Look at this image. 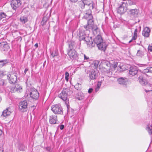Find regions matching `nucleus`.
I'll return each mask as SVG.
<instances>
[{"label": "nucleus", "mask_w": 152, "mask_h": 152, "mask_svg": "<svg viewBox=\"0 0 152 152\" xmlns=\"http://www.w3.org/2000/svg\"><path fill=\"white\" fill-rule=\"evenodd\" d=\"M103 71L104 72V74L108 77H111L112 74L111 71V64L109 61H106L103 63Z\"/></svg>", "instance_id": "f257e3e1"}, {"label": "nucleus", "mask_w": 152, "mask_h": 152, "mask_svg": "<svg viewBox=\"0 0 152 152\" xmlns=\"http://www.w3.org/2000/svg\"><path fill=\"white\" fill-rule=\"evenodd\" d=\"M90 31L87 30L86 36L84 37L82 40L85 41L87 45V47L89 48H91L95 46V43L92 41L91 37H89V35Z\"/></svg>", "instance_id": "f03ea898"}, {"label": "nucleus", "mask_w": 152, "mask_h": 152, "mask_svg": "<svg viewBox=\"0 0 152 152\" xmlns=\"http://www.w3.org/2000/svg\"><path fill=\"white\" fill-rule=\"evenodd\" d=\"M58 97L65 102L68 112L69 110L70 107L69 105V98L67 92L66 91L63 90L61 93L58 95Z\"/></svg>", "instance_id": "7ed1b4c3"}, {"label": "nucleus", "mask_w": 152, "mask_h": 152, "mask_svg": "<svg viewBox=\"0 0 152 152\" xmlns=\"http://www.w3.org/2000/svg\"><path fill=\"white\" fill-rule=\"evenodd\" d=\"M88 27L87 26H83L80 27L77 31V36L78 37L79 40L82 41L84 37L86 36V33L87 30L89 31V30L87 28Z\"/></svg>", "instance_id": "20e7f679"}, {"label": "nucleus", "mask_w": 152, "mask_h": 152, "mask_svg": "<svg viewBox=\"0 0 152 152\" xmlns=\"http://www.w3.org/2000/svg\"><path fill=\"white\" fill-rule=\"evenodd\" d=\"M51 110L55 114H60L63 113L62 108L59 104L53 105L51 107Z\"/></svg>", "instance_id": "39448f33"}, {"label": "nucleus", "mask_w": 152, "mask_h": 152, "mask_svg": "<svg viewBox=\"0 0 152 152\" xmlns=\"http://www.w3.org/2000/svg\"><path fill=\"white\" fill-rule=\"evenodd\" d=\"M31 91L29 94L30 97L34 100H37L39 97V93L38 91L34 88H31Z\"/></svg>", "instance_id": "423d86ee"}, {"label": "nucleus", "mask_w": 152, "mask_h": 152, "mask_svg": "<svg viewBox=\"0 0 152 152\" xmlns=\"http://www.w3.org/2000/svg\"><path fill=\"white\" fill-rule=\"evenodd\" d=\"M127 10L126 4L125 2H122L117 10V12L120 14H123L126 12Z\"/></svg>", "instance_id": "0eeeda50"}, {"label": "nucleus", "mask_w": 152, "mask_h": 152, "mask_svg": "<svg viewBox=\"0 0 152 152\" xmlns=\"http://www.w3.org/2000/svg\"><path fill=\"white\" fill-rule=\"evenodd\" d=\"M7 78L9 80V82L10 84L15 83L17 79L16 75L14 74H12L11 72L7 75Z\"/></svg>", "instance_id": "6e6552de"}, {"label": "nucleus", "mask_w": 152, "mask_h": 152, "mask_svg": "<svg viewBox=\"0 0 152 152\" xmlns=\"http://www.w3.org/2000/svg\"><path fill=\"white\" fill-rule=\"evenodd\" d=\"M27 103L26 100H24L20 102L19 107L20 110L24 112L27 111Z\"/></svg>", "instance_id": "1a4fd4ad"}, {"label": "nucleus", "mask_w": 152, "mask_h": 152, "mask_svg": "<svg viewBox=\"0 0 152 152\" xmlns=\"http://www.w3.org/2000/svg\"><path fill=\"white\" fill-rule=\"evenodd\" d=\"M68 54L71 59L76 60H78V56L76 51L74 49L70 50L68 53Z\"/></svg>", "instance_id": "9d476101"}, {"label": "nucleus", "mask_w": 152, "mask_h": 152, "mask_svg": "<svg viewBox=\"0 0 152 152\" xmlns=\"http://www.w3.org/2000/svg\"><path fill=\"white\" fill-rule=\"evenodd\" d=\"M98 71L96 69L95 70L92 69L90 70L88 73L90 78L91 80L95 79L98 76Z\"/></svg>", "instance_id": "9b49d317"}, {"label": "nucleus", "mask_w": 152, "mask_h": 152, "mask_svg": "<svg viewBox=\"0 0 152 152\" xmlns=\"http://www.w3.org/2000/svg\"><path fill=\"white\" fill-rule=\"evenodd\" d=\"M21 5L20 0H12L11 2V5L12 8L15 10Z\"/></svg>", "instance_id": "f8f14e48"}, {"label": "nucleus", "mask_w": 152, "mask_h": 152, "mask_svg": "<svg viewBox=\"0 0 152 152\" xmlns=\"http://www.w3.org/2000/svg\"><path fill=\"white\" fill-rule=\"evenodd\" d=\"M140 71L137 66H133L130 67L129 73L130 75L133 76L137 74Z\"/></svg>", "instance_id": "ddd939ff"}, {"label": "nucleus", "mask_w": 152, "mask_h": 152, "mask_svg": "<svg viewBox=\"0 0 152 152\" xmlns=\"http://www.w3.org/2000/svg\"><path fill=\"white\" fill-rule=\"evenodd\" d=\"M139 12L137 9H131L129 10V14L130 16L136 18L138 16Z\"/></svg>", "instance_id": "4468645a"}, {"label": "nucleus", "mask_w": 152, "mask_h": 152, "mask_svg": "<svg viewBox=\"0 0 152 152\" xmlns=\"http://www.w3.org/2000/svg\"><path fill=\"white\" fill-rule=\"evenodd\" d=\"M91 12V10L90 9L86 10L84 13L83 18L87 20L88 19H92L93 16Z\"/></svg>", "instance_id": "2eb2a0df"}, {"label": "nucleus", "mask_w": 152, "mask_h": 152, "mask_svg": "<svg viewBox=\"0 0 152 152\" xmlns=\"http://www.w3.org/2000/svg\"><path fill=\"white\" fill-rule=\"evenodd\" d=\"M90 29L91 30L93 34L94 35H99V30L96 25L93 26L92 27H90V29H89L90 31Z\"/></svg>", "instance_id": "dca6fc26"}, {"label": "nucleus", "mask_w": 152, "mask_h": 152, "mask_svg": "<svg viewBox=\"0 0 152 152\" xmlns=\"http://www.w3.org/2000/svg\"><path fill=\"white\" fill-rule=\"evenodd\" d=\"M151 31L149 28L146 27L144 28L142 31V34L145 37H148L149 36Z\"/></svg>", "instance_id": "f3484780"}, {"label": "nucleus", "mask_w": 152, "mask_h": 152, "mask_svg": "<svg viewBox=\"0 0 152 152\" xmlns=\"http://www.w3.org/2000/svg\"><path fill=\"white\" fill-rule=\"evenodd\" d=\"M102 41L103 40L101 36L100 35H97L94 39V43H95V44H96L97 45V44H99L103 42Z\"/></svg>", "instance_id": "a211bd4d"}, {"label": "nucleus", "mask_w": 152, "mask_h": 152, "mask_svg": "<svg viewBox=\"0 0 152 152\" xmlns=\"http://www.w3.org/2000/svg\"><path fill=\"white\" fill-rule=\"evenodd\" d=\"M57 120V115H52L50 117L49 122L51 124H56V121Z\"/></svg>", "instance_id": "6ab92c4d"}, {"label": "nucleus", "mask_w": 152, "mask_h": 152, "mask_svg": "<svg viewBox=\"0 0 152 152\" xmlns=\"http://www.w3.org/2000/svg\"><path fill=\"white\" fill-rule=\"evenodd\" d=\"M98 49L104 51L106 49L107 45L105 42H102L97 45Z\"/></svg>", "instance_id": "aec40b11"}, {"label": "nucleus", "mask_w": 152, "mask_h": 152, "mask_svg": "<svg viewBox=\"0 0 152 152\" xmlns=\"http://www.w3.org/2000/svg\"><path fill=\"white\" fill-rule=\"evenodd\" d=\"M11 90L13 92L17 91L21 92L22 91V88L21 86H20L19 84H17L15 85L14 87L12 88Z\"/></svg>", "instance_id": "412c9836"}, {"label": "nucleus", "mask_w": 152, "mask_h": 152, "mask_svg": "<svg viewBox=\"0 0 152 152\" xmlns=\"http://www.w3.org/2000/svg\"><path fill=\"white\" fill-rule=\"evenodd\" d=\"M11 113L10 108H8L3 111L1 115L2 116L6 117L9 115Z\"/></svg>", "instance_id": "4be33fe9"}, {"label": "nucleus", "mask_w": 152, "mask_h": 152, "mask_svg": "<svg viewBox=\"0 0 152 152\" xmlns=\"http://www.w3.org/2000/svg\"><path fill=\"white\" fill-rule=\"evenodd\" d=\"M8 48L7 43L6 42H3L0 43V50L3 49L4 51L7 50Z\"/></svg>", "instance_id": "5701e85b"}, {"label": "nucleus", "mask_w": 152, "mask_h": 152, "mask_svg": "<svg viewBox=\"0 0 152 152\" xmlns=\"http://www.w3.org/2000/svg\"><path fill=\"white\" fill-rule=\"evenodd\" d=\"M92 19H87L88 20V25L86 26H87L88 27L87 28L89 30L90 29V27H92L93 26H95L94 24V20H92Z\"/></svg>", "instance_id": "b1692460"}, {"label": "nucleus", "mask_w": 152, "mask_h": 152, "mask_svg": "<svg viewBox=\"0 0 152 152\" xmlns=\"http://www.w3.org/2000/svg\"><path fill=\"white\" fill-rule=\"evenodd\" d=\"M143 49L140 48V50H137L136 55L138 56L142 57L144 55L145 51V49L144 47H143Z\"/></svg>", "instance_id": "393cba45"}, {"label": "nucleus", "mask_w": 152, "mask_h": 152, "mask_svg": "<svg viewBox=\"0 0 152 152\" xmlns=\"http://www.w3.org/2000/svg\"><path fill=\"white\" fill-rule=\"evenodd\" d=\"M145 129L148 132L149 134L152 137V124H148L147 125Z\"/></svg>", "instance_id": "a878e982"}, {"label": "nucleus", "mask_w": 152, "mask_h": 152, "mask_svg": "<svg viewBox=\"0 0 152 152\" xmlns=\"http://www.w3.org/2000/svg\"><path fill=\"white\" fill-rule=\"evenodd\" d=\"M139 80L140 83L142 85H145L147 84V80L142 77H139Z\"/></svg>", "instance_id": "bb28decb"}, {"label": "nucleus", "mask_w": 152, "mask_h": 152, "mask_svg": "<svg viewBox=\"0 0 152 152\" xmlns=\"http://www.w3.org/2000/svg\"><path fill=\"white\" fill-rule=\"evenodd\" d=\"M50 54L53 58L57 56L58 55V49L56 48L52 52H50Z\"/></svg>", "instance_id": "cd10ccee"}, {"label": "nucleus", "mask_w": 152, "mask_h": 152, "mask_svg": "<svg viewBox=\"0 0 152 152\" xmlns=\"http://www.w3.org/2000/svg\"><path fill=\"white\" fill-rule=\"evenodd\" d=\"M126 81V79L122 77H120L118 80V83L120 84H125Z\"/></svg>", "instance_id": "c85d7f7f"}, {"label": "nucleus", "mask_w": 152, "mask_h": 152, "mask_svg": "<svg viewBox=\"0 0 152 152\" xmlns=\"http://www.w3.org/2000/svg\"><path fill=\"white\" fill-rule=\"evenodd\" d=\"M20 22L22 24H24L26 23L28 21L27 17L26 16H21L20 18Z\"/></svg>", "instance_id": "c756f323"}, {"label": "nucleus", "mask_w": 152, "mask_h": 152, "mask_svg": "<svg viewBox=\"0 0 152 152\" xmlns=\"http://www.w3.org/2000/svg\"><path fill=\"white\" fill-rule=\"evenodd\" d=\"M8 63V61L6 59L0 60V68L5 66Z\"/></svg>", "instance_id": "7c9ffc66"}, {"label": "nucleus", "mask_w": 152, "mask_h": 152, "mask_svg": "<svg viewBox=\"0 0 152 152\" xmlns=\"http://www.w3.org/2000/svg\"><path fill=\"white\" fill-rule=\"evenodd\" d=\"M125 3L126 4V7H127V4L130 6L135 4L136 1L134 0H127Z\"/></svg>", "instance_id": "2f4dec72"}, {"label": "nucleus", "mask_w": 152, "mask_h": 152, "mask_svg": "<svg viewBox=\"0 0 152 152\" xmlns=\"http://www.w3.org/2000/svg\"><path fill=\"white\" fill-rule=\"evenodd\" d=\"M85 3H86L85 2V1L82 0L79 2V6L82 9H83L85 8V5H86Z\"/></svg>", "instance_id": "473e14b6"}, {"label": "nucleus", "mask_w": 152, "mask_h": 152, "mask_svg": "<svg viewBox=\"0 0 152 152\" xmlns=\"http://www.w3.org/2000/svg\"><path fill=\"white\" fill-rule=\"evenodd\" d=\"M19 149L20 151H24L26 149V147L21 143H20L18 146Z\"/></svg>", "instance_id": "72a5a7b5"}, {"label": "nucleus", "mask_w": 152, "mask_h": 152, "mask_svg": "<svg viewBox=\"0 0 152 152\" xmlns=\"http://www.w3.org/2000/svg\"><path fill=\"white\" fill-rule=\"evenodd\" d=\"M88 6L89 7V9L91 10V9H92L94 8L95 7V4L93 3V2L91 1V3H89L88 4Z\"/></svg>", "instance_id": "f704fd0d"}, {"label": "nucleus", "mask_w": 152, "mask_h": 152, "mask_svg": "<svg viewBox=\"0 0 152 152\" xmlns=\"http://www.w3.org/2000/svg\"><path fill=\"white\" fill-rule=\"evenodd\" d=\"M75 88L77 90H80L81 89V86L79 83H77L75 86Z\"/></svg>", "instance_id": "c9c22d12"}, {"label": "nucleus", "mask_w": 152, "mask_h": 152, "mask_svg": "<svg viewBox=\"0 0 152 152\" xmlns=\"http://www.w3.org/2000/svg\"><path fill=\"white\" fill-rule=\"evenodd\" d=\"M7 15L4 12L0 13V20H1L3 18L6 17Z\"/></svg>", "instance_id": "e433bc0d"}, {"label": "nucleus", "mask_w": 152, "mask_h": 152, "mask_svg": "<svg viewBox=\"0 0 152 152\" xmlns=\"http://www.w3.org/2000/svg\"><path fill=\"white\" fill-rule=\"evenodd\" d=\"M69 46L70 48V50L74 49L73 48L74 47V43L71 42L69 44Z\"/></svg>", "instance_id": "4c0bfd02"}, {"label": "nucleus", "mask_w": 152, "mask_h": 152, "mask_svg": "<svg viewBox=\"0 0 152 152\" xmlns=\"http://www.w3.org/2000/svg\"><path fill=\"white\" fill-rule=\"evenodd\" d=\"M0 85L2 86H5L6 85L5 80H0Z\"/></svg>", "instance_id": "58836bf2"}, {"label": "nucleus", "mask_w": 152, "mask_h": 152, "mask_svg": "<svg viewBox=\"0 0 152 152\" xmlns=\"http://www.w3.org/2000/svg\"><path fill=\"white\" fill-rule=\"evenodd\" d=\"M65 79L66 81H68V79H69L68 77L69 76V74L68 72H65Z\"/></svg>", "instance_id": "ea45409f"}, {"label": "nucleus", "mask_w": 152, "mask_h": 152, "mask_svg": "<svg viewBox=\"0 0 152 152\" xmlns=\"http://www.w3.org/2000/svg\"><path fill=\"white\" fill-rule=\"evenodd\" d=\"M137 37V33L134 32V33L133 36L132 37V39H136Z\"/></svg>", "instance_id": "a19ab883"}, {"label": "nucleus", "mask_w": 152, "mask_h": 152, "mask_svg": "<svg viewBox=\"0 0 152 152\" xmlns=\"http://www.w3.org/2000/svg\"><path fill=\"white\" fill-rule=\"evenodd\" d=\"M45 150L48 152H51L52 150L50 147H47L45 148Z\"/></svg>", "instance_id": "79ce46f5"}, {"label": "nucleus", "mask_w": 152, "mask_h": 152, "mask_svg": "<svg viewBox=\"0 0 152 152\" xmlns=\"http://www.w3.org/2000/svg\"><path fill=\"white\" fill-rule=\"evenodd\" d=\"M6 71H0V75H6Z\"/></svg>", "instance_id": "37998d69"}, {"label": "nucleus", "mask_w": 152, "mask_h": 152, "mask_svg": "<svg viewBox=\"0 0 152 152\" xmlns=\"http://www.w3.org/2000/svg\"><path fill=\"white\" fill-rule=\"evenodd\" d=\"M150 67L149 69H145L144 70V73L150 72Z\"/></svg>", "instance_id": "c03bdc74"}, {"label": "nucleus", "mask_w": 152, "mask_h": 152, "mask_svg": "<svg viewBox=\"0 0 152 152\" xmlns=\"http://www.w3.org/2000/svg\"><path fill=\"white\" fill-rule=\"evenodd\" d=\"M148 50L149 51H152V46L149 45L148 47Z\"/></svg>", "instance_id": "a18cd8bd"}, {"label": "nucleus", "mask_w": 152, "mask_h": 152, "mask_svg": "<svg viewBox=\"0 0 152 152\" xmlns=\"http://www.w3.org/2000/svg\"><path fill=\"white\" fill-rule=\"evenodd\" d=\"M118 65V63L117 62H114L112 66L114 68H115Z\"/></svg>", "instance_id": "49530a36"}, {"label": "nucleus", "mask_w": 152, "mask_h": 152, "mask_svg": "<svg viewBox=\"0 0 152 152\" xmlns=\"http://www.w3.org/2000/svg\"><path fill=\"white\" fill-rule=\"evenodd\" d=\"M59 128L60 129L62 130L64 129V126L63 125H61L60 126Z\"/></svg>", "instance_id": "de8ad7c7"}, {"label": "nucleus", "mask_w": 152, "mask_h": 152, "mask_svg": "<svg viewBox=\"0 0 152 152\" xmlns=\"http://www.w3.org/2000/svg\"><path fill=\"white\" fill-rule=\"evenodd\" d=\"M101 85V82H98V84H97V87L100 88V86Z\"/></svg>", "instance_id": "09e8293b"}, {"label": "nucleus", "mask_w": 152, "mask_h": 152, "mask_svg": "<svg viewBox=\"0 0 152 152\" xmlns=\"http://www.w3.org/2000/svg\"><path fill=\"white\" fill-rule=\"evenodd\" d=\"M84 59L85 60H87L89 59V57L86 56L85 55H84Z\"/></svg>", "instance_id": "8fccbe9b"}, {"label": "nucleus", "mask_w": 152, "mask_h": 152, "mask_svg": "<svg viewBox=\"0 0 152 152\" xmlns=\"http://www.w3.org/2000/svg\"><path fill=\"white\" fill-rule=\"evenodd\" d=\"M98 61H97L96 62H95L94 63V65L95 66V68H97L98 64Z\"/></svg>", "instance_id": "3c124183"}, {"label": "nucleus", "mask_w": 152, "mask_h": 152, "mask_svg": "<svg viewBox=\"0 0 152 152\" xmlns=\"http://www.w3.org/2000/svg\"><path fill=\"white\" fill-rule=\"evenodd\" d=\"M92 91H93V89L92 88H90L88 90V92L89 93H91Z\"/></svg>", "instance_id": "603ef678"}, {"label": "nucleus", "mask_w": 152, "mask_h": 152, "mask_svg": "<svg viewBox=\"0 0 152 152\" xmlns=\"http://www.w3.org/2000/svg\"><path fill=\"white\" fill-rule=\"evenodd\" d=\"M72 3H75L78 0H69Z\"/></svg>", "instance_id": "864d4df0"}, {"label": "nucleus", "mask_w": 152, "mask_h": 152, "mask_svg": "<svg viewBox=\"0 0 152 152\" xmlns=\"http://www.w3.org/2000/svg\"><path fill=\"white\" fill-rule=\"evenodd\" d=\"M145 91L146 93H147L149 91H152V90H147L146 89H145Z\"/></svg>", "instance_id": "5fc2aeb1"}, {"label": "nucleus", "mask_w": 152, "mask_h": 152, "mask_svg": "<svg viewBox=\"0 0 152 152\" xmlns=\"http://www.w3.org/2000/svg\"><path fill=\"white\" fill-rule=\"evenodd\" d=\"M28 70V69H25L24 70V72L25 74L26 73L27 71Z\"/></svg>", "instance_id": "6e6d98bb"}, {"label": "nucleus", "mask_w": 152, "mask_h": 152, "mask_svg": "<svg viewBox=\"0 0 152 152\" xmlns=\"http://www.w3.org/2000/svg\"><path fill=\"white\" fill-rule=\"evenodd\" d=\"M99 88L98 87H97L96 88V91H98L99 89Z\"/></svg>", "instance_id": "4d7b16f0"}, {"label": "nucleus", "mask_w": 152, "mask_h": 152, "mask_svg": "<svg viewBox=\"0 0 152 152\" xmlns=\"http://www.w3.org/2000/svg\"><path fill=\"white\" fill-rule=\"evenodd\" d=\"M34 46L36 48H37L38 47V44L37 43H36L34 45Z\"/></svg>", "instance_id": "13d9d810"}, {"label": "nucleus", "mask_w": 152, "mask_h": 152, "mask_svg": "<svg viewBox=\"0 0 152 152\" xmlns=\"http://www.w3.org/2000/svg\"><path fill=\"white\" fill-rule=\"evenodd\" d=\"M3 132L0 129V136L2 134Z\"/></svg>", "instance_id": "bf43d9fd"}, {"label": "nucleus", "mask_w": 152, "mask_h": 152, "mask_svg": "<svg viewBox=\"0 0 152 152\" xmlns=\"http://www.w3.org/2000/svg\"><path fill=\"white\" fill-rule=\"evenodd\" d=\"M137 31H138L137 29V28H136L135 29V30H134V32H135V33H137Z\"/></svg>", "instance_id": "052dcab7"}, {"label": "nucleus", "mask_w": 152, "mask_h": 152, "mask_svg": "<svg viewBox=\"0 0 152 152\" xmlns=\"http://www.w3.org/2000/svg\"><path fill=\"white\" fill-rule=\"evenodd\" d=\"M149 87H151L152 86V85L149 84H148L147 85Z\"/></svg>", "instance_id": "680f3d73"}, {"label": "nucleus", "mask_w": 152, "mask_h": 152, "mask_svg": "<svg viewBox=\"0 0 152 152\" xmlns=\"http://www.w3.org/2000/svg\"><path fill=\"white\" fill-rule=\"evenodd\" d=\"M83 98V97H82L81 98L79 97H77V99L79 100H80L81 99H82Z\"/></svg>", "instance_id": "e2e57ef3"}, {"label": "nucleus", "mask_w": 152, "mask_h": 152, "mask_svg": "<svg viewBox=\"0 0 152 152\" xmlns=\"http://www.w3.org/2000/svg\"><path fill=\"white\" fill-rule=\"evenodd\" d=\"M135 39H132H132L129 42V43H130L133 40H135Z\"/></svg>", "instance_id": "0e129e2a"}, {"label": "nucleus", "mask_w": 152, "mask_h": 152, "mask_svg": "<svg viewBox=\"0 0 152 152\" xmlns=\"http://www.w3.org/2000/svg\"><path fill=\"white\" fill-rule=\"evenodd\" d=\"M150 73H152V67H150Z\"/></svg>", "instance_id": "69168bd1"}]
</instances>
